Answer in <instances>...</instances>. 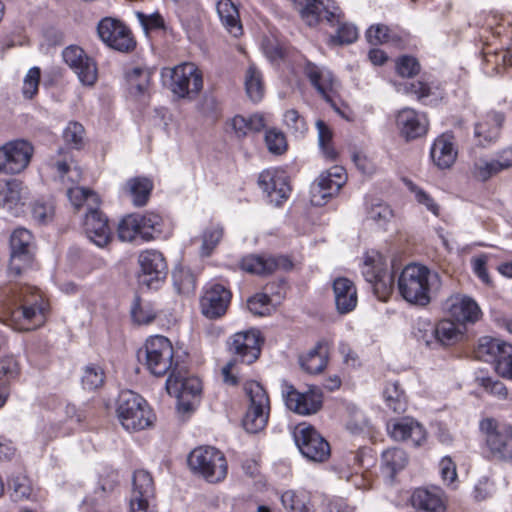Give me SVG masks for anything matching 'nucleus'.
Returning a JSON list of instances; mask_svg holds the SVG:
<instances>
[{
    "label": "nucleus",
    "instance_id": "a211bd4d",
    "mask_svg": "<svg viewBox=\"0 0 512 512\" xmlns=\"http://www.w3.org/2000/svg\"><path fill=\"white\" fill-rule=\"evenodd\" d=\"M155 487L152 476L145 470L133 474L129 512H152L150 502L154 498Z\"/></svg>",
    "mask_w": 512,
    "mask_h": 512
},
{
    "label": "nucleus",
    "instance_id": "3c124183",
    "mask_svg": "<svg viewBox=\"0 0 512 512\" xmlns=\"http://www.w3.org/2000/svg\"><path fill=\"white\" fill-rule=\"evenodd\" d=\"M138 214H130L124 217L118 225V237L121 241L131 242L140 237Z\"/></svg>",
    "mask_w": 512,
    "mask_h": 512
},
{
    "label": "nucleus",
    "instance_id": "bf43d9fd",
    "mask_svg": "<svg viewBox=\"0 0 512 512\" xmlns=\"http://www.w3.org/2000/svg\"><path fill=\"white\" fill-rule=\"evenodd\" d=\"M81 382L84 389L95 390L102 386L104 372L96 365H88L84 368Z\"/></svg>",
    "mask_w": 512,
    "mask_h": 512
},
{
    "label": "nucleus",
    "instance_id": "37998d69",
    "mask_svg": "<svg viewBox=\"0 0 512 512\" xmlns=\"http://www.w3.org/2000/svg\"><path fill=\"white\" fill-rule=\"evenodd\" d=\"M231 125L237 137L241 138L249 133L260 132L265 127L266 122L261 114H253L247 118L236 115L232 118Z\"/></svg>",
    "mask_w": 512,
    "mask_h": 512
},
{
    "label": "nucleus",
    "instance_id": "864d4df0",
    "mask_svg": "<svg viewBox=\"0 0 512 512\" xmlns=\"http://www.w3.org/2000/svg\"><path fill=\"white\" fill-rule=\"evenodd\" d=\"M223 237V228L220 225L207 227L202 234L201 255L210 256Z\"/></svg>",
    "mask_w": 512,
    "mask_h": 512
},
{
    "label": "nucleus",
    "instance_id": "9b49d317",
    "mask_svg": "<svg viewBox=\"0 0 512 512\" xmlns=\"http://www.w3.org/2000/svg\"><path fill=\"white\" fill-rule=\"evenodd\" d=\"M281 394L287 408L299 415L315 414L322 407L323 393L317 386H310L307 391L299 392L292 384L282 381Z\"/></svg>",
    "mask_w": 512,
    "mask_h": 512
},
{
    "label": "nucleus",
    "instance_id": "72a5a7b5",
    "mask_svg": "<svg viewBox=\"0 0 512 512\" xmlns=\"http://www.w3.org/2000/svg\"><path fill=\"white\" fill-rule=\"evenodd\" d=\"M414 507L428 512H444L443 491L438 487L418 488L411 498Z\"/></svg>",
    "mask_w": 512,
    "mask_h": 512
},
{
    "label": "nucleus",
    "instance_id": "2eb2a0df",
    "mask_svg": "<svg viewBox=\"0 0 512 512\" xmlns=\"http://www.w3.org/2000/svg\"><path fill=\"white\" fill-rule=\"evenodd\" d=\"M347 180L345 169L333 166L322 172L310 189V201L314 206H323L328 199L337 194Z\"/></svg>",
    "mask_w": 512,
    "mask_h": 512
},
{
    "label": "nucleus",
    "instance_id": "0e129e2a",
    "mask_svg": "<svg viewBox=\"0 0 512 512\" xmlns=\"http://www.w3.org/2000/svg\"><path fill=\"white\" fill-rule=\"evenodd\" d=\"M131 315L137 324H149L156 317V311L150 304H141L137 299L132 306Z\"/></svg>",
    "mask_w": 512,
    "mask_h": 512
},
{
    "label": "nucleus",
    "instance_id": "6e6d98bb",
    "mask_svg": "<svg viewBox=\"0 0 512 512\" xmlns=\"http://www.w3.org/2000/svg\"><path fill=\"white\" fill-rule=\"evenodd\" d=\"M173 283L178 293L191 294L195 290L196 279L193 273L188 269H178L172 274Z\"/></svg>",
    "mask_w": 512,
    "mask_h": 512
},
{
    "label": "nucleus",
    "instance_id": "412c9836",
    "mask_svg": "<svg viewBox=\"0 0 512 512\" xmlns=\"http://www.w3.org/2000/svg\"><path fill=\"white\" fill-rule=\"evenodd\" d=\"M241 269L250 274L258 276H268L278 270H290L293 266L292 261L283 255H256L245 256L241 260Z\"/></svg>",
    "mask_w": 512,
    "mask_h": 512
},
{
    "label": "nucleus",
    "instance_id": "58836bf2",
    "mask_svg": "<svg viewBox=\"0 0 512 512\" xmlns=\"http://www.w3.org/2000/svg\"><path fill=\"white\" fill-rule=\"evenodd\" d=\"M469 173L471 177L480 182H486L500 173L495 158L480 155L473 159Z\"/></svg>",
    "mask_w": 512,
    "mask_h": 512
},
{
    "label": "nucleus",
    "instance_id": "39448f33",
    "mask_svg": "<svg viewBox=\"0 0 512 512\" xmlns=\"http://www.w3.org/2000/svg\"><path fill=\"white\" fill-rule=\"evenodd\" d=\"M145 365L157 377L171 374L176 366H182L174 355L170 340L164 336L150 337L145 344Z\"/></svg>",
    "mask_w": 512,
    "mask_h": 512
},
{
    "label": "nucleus",
    "instance_id": "bb28decb",
    "mask_svg": "<svg viewBox=\"0 0 512 512\" xmlns=\"http://www.w3.org/2000/svg\"><path fill=\"white\" fill-rule=\"evenodd\" d=\"M73 164L72 155L64 148H60L57 154L47 161L51 176L62 184H73L80 180L81 171Z\"/></svg>",
    "mask_w": 512,
    "mask_h": 512
},
{
    "label": "nucleus",
    "instance_id": "8fccbe9b",
    "mask_svg": "<svg viewBox=\"0 0 512 512\" xmlns=\"http://www.w3.org/2000/svg\"><path fill=\"white\" fill-rule=\"evenodd\" d=\"M140 226V238L150 241L155 238V233H160L161 217L155 213L138 214Z\"/></svg>",
    "mask_w": 512,
    "mask_h": 512
},
{
    "label": "nucleus",
    "instance_id": "49530a36",
    "mask_svg": "<svg viewBox=\"0 0 512 512\" xmlns=\"http://www.w3.org/2000/svg\"><path fill=\"white\" fill-rule=\"evenodd\" d=\"M67 196L75 209L86 206L88 211H90L91 208L98 207L100 203L99 197L95 192L80 186L68 187Z\"/></svg>",
    "mask_w": 512,
    "mask_h": 512
},
{
    "label": "nucleus",
    "instance_id": "cd10ccee",
    "mask_svg": "<svg viewBox=\"0 0 512 512\" xmlns=\"http://www.w3.org/2000/svg\"><path fill=\"white\" fill-rule=\"evenodd\" d=\"M84 230L90 241L100 248L105 247L112 239L108 219L98 210V207L91 208L86 213Z\"/></svg>",
    "mask_w": 512,
    "mask_h": 512
},
{
    "label": "nucleus",
    "instance_id": "a18cd8bd",
    "mask_svg": "<svg viewBox=\"0 0 512 512\" xmlns=\"http://www.w3.org/2000/svg\"><path fill=\"white\" fill-rule=\"evenodd\" d=\"M386 406L394 413H403L407 408V399L404 390L398 382H388L383 390Z\"/></svg>",
    "mask_w": 512,
    "mask_h": 512
},
{
    "label": "nucleus",
    "instance_id": "c756f323",
    "mask_svg": "<svg viewBox=\"0 0 512 512\" xmlns=\"http://www.w3.org/2000/svg\"><path fill=\"white\" fill-rule=\"evenodd\" d=\"M330 346L326 340H320L307 352L299 355L300 368L307 374L317 375L324 371L329 362Z\"/></svg>",
    "mask_w": 512,
    "mask_h": 512
},
{
    "label": "nucleus",
    "instance_id": "ddd939ff",
    "mask_svg": "<svg viewBox=\"0 0 512 512\" xmlns=\"http://www.w3.org/2000/svg\"><path fill=\"white\" fill-rule=\"evenodd\" d=\"M97 34L104 44L119 52L127 53L136 47L130 28L116 18L105 17L100 20Z\"/></svg>",
    "mask_w": 512,
    "mask_h": 512
},
{
    "label": "nucleus",
    "instance_id": "f257e3e1",
    "mask_svg": "<svg viewBox=\"0 0 512 512\" xmlns=\"http://www.w3.org/2000/svg\"><path fill=\"white\" fill-rule=\"evenodd\" d=\"M19 307L12 311V326L18 331H30L44 325L49 304L40 291L30 285L19 286L15 291Z\"/></svg>",
    "mask_w": 512,
    "mask_h": 512
},
{
    "label": "nucleus",
    "instance_id": "473e14b6",
    "mask_svg": "<svg viewBox=\"0 0 512 512\" xmlns=\"http://www.w3.org/2000/svg\"><path fill=\"white\" fill-rule=\"evenodd\" d=\"M503 122L504 115L500 112L492 111L482 117L475 124L474 129V136L478 139L479 144L486 145L495 141L500 134Z\"/></svg>",
    "mask_w": 512,
    "mask_h": 512
},
{
    "label": "nucleus",
    "instance_id": "e433bc0d",
    "mask_svg": "<svg viewBox=\"0 0 512 512\" xmlns=\"http://www.w3.org/2000/svg\"><path fill=\"white\" fill-rule=\"evenodd\" d=\"M217 12L222 24L229 33L235 37L242 34L239 12L231 0H220L217 3Z\"/></svg>",
    "mask_w": 512,
    "mask_h": 512
},
{
    "label": "nucleus",
    "instance_id": "c03bdc74",
    "mask_svg": "<svg viewBox=\"0 0 512 512\" xmlns=\"http://www.w3.org/2000/svg\"><path fill=\"white\" fill-rule=\"evenodd\" d=\"M283 507L291 512H311L310 494L305 490H287L281 495Z\"/></svg>",
    "mask_w": 512,
    "mask_h": 512
},
{
    "label": "nucleus",
    "instance_id": "9d476101",
    "mask_svg": "<svg viewBox=\"0 0 512 512\" xmlns=\"http://www.w3.org/2000/svg\"><path fill=\"white\" fill-rule=\"evenodd\" d=\"M165 386L168 394L178 399L179 406L184 411L192 409L191 399L198 397L202 391L200 379L188 376L183 365L176 366L175 370L169 374Z\"/></svg>",
    "mask_w": 512,
    "mask_h": 512
},
{
    "label": "nucleus",
    "instance_id": "ea45409f",
    "mask_svg": "<svg viewBox=\"0 0 512 512\" xmlns=\"http://www.w3.org/2000/svg\"><path fill=\"white\" fill-rule=\"evenodd\" d=\"M245 91L248 98L252 102H259L263 99L265 93V86L261 71L253 64H251L244 77Z\"/></svg>",
    "mask_w": 512,
    "mask_h": 512
},
{
    "label": "nucleus",
    "instance_id": "7ed1b4c3",
    "mask_svg": "<svg viewBox=\"0 0 512 512\" xmlns=\"http://www.w3.org/2000/svg\"><path fill=\"white\" fill-rule=\"evenodd\" d=\"M191 471L209 483H218L225 479L228 471L224 454L211 446H199L188 456Z\"/></svg>",
    "mask_w": 512,
    "mask_h": 512
},
{
    "label": "nucleus",
    "instance_id": "4c0bfd02",
    "mask_svg": "<svg viewBox=\"0 0 512 512\" xmlns=\"http://www.w3.org/2000/svg\"><path fill=\"white\" fill-rule=\"evenodd\" d=\"M450 319H443L436 324V346L452 345L464 334V326Z\"/></svg>",
    "mask_w": 512,
    "mask_h": 512
},
{
    "label": "nucleus",
    "instance_id": "5701e85b",
    "mask_svg": "<svg viewBox=\"0 0 512 512\" xmlns=\"http://www.w3.org/2000/svg\"><path fill=\"white\" fill-rule=\"evenodd\" d=\"M395 123L399 134L407 141L425 136L429 127L426 114L409 107L397 113Z\"/></svg>",
    "mask_w": 512,
    "mask_h": 512
},
{
    "label": "nucleus",
    "instance_id": "a19ab883",
    "mask_svg": "<svg viewBox=\"0 0 512 512\" xmlns=\"http://www.w3.org/2000/svg\"><path fill=\"white\" fill-rule=\"evenodd\" d=\"M22 199V183L16 179L0 181V207L12 211Z\"/></svg>",
    "mask_w": 512,
    "mask_h": 512
},
{
    "label": "nucleus",
    "instance_id": "a878e982",
    "mask_svg": "<svg viewBox=\"0 0 512 512\" xmlns=\"http://www.w3.org/2000/svg\"><path fill=\"white\" fill-rule=\"evenodd\" d=\"M304 74L317 92L331 104L336 112L344 117V114L332 101L330 96V93L334 91L336 86V80L332 72L325 67L318 66L312 62H307L304 67Z\"/></svg>",
    "mask_w": 512,
    "mask_h": 512
},
{
    "label": "nucleus",
    "instance_id": "4be33fe9",
    "mask_svg": "<svg viewBox=\"0 0 512 512\" xmlns=\"http://www.w3.org/2000/svg\"><path fill=\"white\" fill-rule=\"evenodd\" d=\"M138 262L142 271L140 281L148 287H156V284L166 278L168 267L161 252L145 250L140 253Z\"/></svg>",
    "mask_w": 512,
    "mask_h": 512
},
{
    "label": "nucleus",
    "instance_id": "603ef678",
    "mask_svg": "<svg viewBox=\"0 0 512 512\" xmlns=\"http://www.w3.org/2000/svg\"><path fill=\"white\" fill-rule=\"evenodd\" d=\"M414 335L418 342L427 347H436V325L427 319H418L415 326Z\"/></svg>",
    "mask_w": 512,
    "mask_h": 512
},
{
    "label": "nucleus",
    "instance_id": "f03ea898",
    "mask_svg": "<svg viewBox=\"0 0 512 512\" xmlns=\"http://www.w3.org/2000/svg\"><path fill=\"white\" fill-rule=\"evenodd\" d=\"M437 274L432 273L426 266L409 264L398 277V290L407 302L420 306L430 303V291Z\"/></svg>",
    "mask_w": 512,
    "mask_h": 512
},
{
    "label": "nucleus",
    "instance_id": "de8ad7c7",
    "mask_svg": "<svg viewBox=\"0 0 512 512\" xmlns=\"http://www.w3.org/2000/svg\"><path fill=\"white\" fill-rule=\"evenodd\" d=\"M130 93L134 96L144 95L149 88L151 71L147 68L135 67L126 74Z\"/></svg>",
    "mask_w": 512,
    "mask_h": 512
},
{
    "label": "nucleus",
    "instance_id": "13d9d810",
    "mask_svg": "<svg viewBox=\"0 0 512 512\" xmlns=\"http://www.w3.org/2000/svg\"><path fill=\"white\" fill-rule=\"evenodd\" d=\"M316 128L318 131L319 146L328 159H335L336 151L331 145L332 131L322 120L316 122Z\"/></svg>",
    "mask_w": 512,
    "mask_h": 512
},
{
    "label": "nucleus",
    "instance_id": "09e8293b",
    "mask_svg": "<svg viewBox=\"0 0 512 512\" xmlns=\"http://www.w3.org/2000/svg\"><path fill=\"white\" fill-rule=\"evenodd\" d=\"M152 188L153 184L147 178L136 177L130 179L126 184V189L132 197L135 206H143L146 204Z\"/></svg>",
    "mask_w": 512,
    "mask_h": 512
},
{
    "label": "nucleus",
    "instance_id": "423d86ee",
    "mask_svg": "<svg viewBox=\"0 0 512 512\" xmlns=\"http://www.w3.org/2000/svg\"><path fill=\"white\" fill-rule=\"evenodd\" d=\"M249 404L242 424L249 433H258L265 428L270 413V402L267 392L256 381H248L244 386Z\"/></svg>",
    "mask_w": 512,
    "mask_h": 512
},
{
    "label": "nucleus",
    "instance_id": "4468645a",
    "mask_svg": "<svg viewBox=\"0 0 512 512\" xmlns=\"http://www.w3.org/2000/svg\"><path fill=\"white\" fill-rule=\"evenodd\" d=\"M10 250L8 271L19 276L33 261L34 242L31 232L22 227L15 229L10 237Z\"/></svg>",
    "mask_w": 512,
    "mask_h": 512
},
{
    "label": "nucleus",
    "instance_id": "79ce46f5",
    "mask_svg": "<svg viewBox=\"0 0 512 512\" xmlns=\"http://www.w3.org/2000/svg\"><path fill=\"white\" fill-rule=\"evenodd\" d=\"M408 463L406 452L397 447L389 448L382 453L381 468L390 477L404 469Z\"/></svg>",
    "mask_w": 512,
    "mask_h": 512
},
{
    "label": "nucleus",
    "instance_id": "69168bd1",
    "mask_svg": "<svg viewBox=\"0 0 512 512\" xmlns=\"http://www.w3.org/2000/svg\"><path fill=\"white\" fill-rule=\"evenodd\" d=\"M283 121L287 128L295 135H303L307 130L305 119L295 109L287 110Z\"/></svg>",
    "mask_w": 512,
    "mask_h": 512
},
{
    "label": "nucleus",
    "instance_id": "b1692460",
    "mask_svg": "<svg viewBox=\"0 0 512 512\" xmlns=\"http://www.w3.org/2000/svg\"><path fill=\"white\" fill-rule=\"evenodd\" d=\"M444 308L449 316L462 326L475 323L481 316L478 304L469 296L455 294L444 303Z\"/></svg>",
    "mask_w": 512,
    "mask_h": 512
},
{
    "label": "nucleus",
    "instance_id": "c85d7f7f",
    "mask_svg": "<svg viewBox=\"0 0 512 512\" xmlns=\"http://www.w3.org/2000/svg\"><path fill=\"white\" fill-rule=\"evenodd\" d=\"M387 431L395 441H410L415 446L420 445L426 437L422 425L411 418L389 421Z\"/></svg>",
    "mask_w": 512,
    "mask_h": 512
},
{
    "label": "nucleus",
    "instance_id": "338daca9",
    "mask_svg": "<svg viewBox=\"0 0 512 512\" xmlns=\"http://www.w3.org/2000/svg\"><path fill=\"white\" fill-rule=\"evenodd\" d=\"M265 143L269 152L279 155L286 151L287 143L282 132L275 129L268 130L265 135Z\"/></svg>",
    "mask_w": 512,
    "mask_h": 512
},
{
    "label": "nucleus",
    "instance_id": "6e6552de",
    "mask_svg": "<svg viewBox=\"0 0 512 512\" xmlns=\"http://www.w3.org/2000/svg\"><path fill=\"white\" fill-rule=\"evenodd\" d=\"M479 428L493 457L512 463V427L485 418L480 421Z\"/></svg>",
    "mask_w": 512,
    "mask_h": 512
},
{
    "label": "nucleus",
    "instance_id": "c9c22d12",
    "mask_svg": "<svg viewBox=\"0 0 512 512\" xmlns=\"http://www.w3.org/2000/svg\"><path fill=\"white\" fill-rule=\"evenodd\" d=\"M335 304L339 313L346 314L357 305V292L354 284L347 278H337L333 283Z\"/></svg>",
    "mask_w": 512,
    "mask_h": 512
},
{
    "label": "nucleus",
    "instance_id": "6ab92c4d",
    "mask_svg": "<svg viewBox=\"0 0 512 512\" xmlns=\"http://www.w3.org/2000/svg\"><path fill=\"white\" fill-rule=\"evenodd\" d=\"M65 63L77 74L79 81L85 86H93L97 80L95 61L86 55L78 46H69L63 50Z\"/></svg>",
    "mask_w": 512,
    "mask_h": 512
},
{
    "label": "nucleus",
    "instance_id": "7c9ffc66",
    "mask_svg": "<svg viewBox=\"0 0 512 512\" xmlns=\"http://www.w3.org/2000/svg\"><path fill=\"white\" fill-rule=\"evenodd\" d=\"M230 350L238 356L242 362L250 364L260 354V339L257 331L236 333L230 344Z\"/></svg>",
    "mask_w": 512,
    "mask_h": 512
},
{
    "label": "nucleus",
    "instance_id": "f3484780",
    "mask_svg": "<svg viewBox=\"0 0 512 512\" xmlns=\"http://www.w3.org/2000/svg\"><path fill=\"white\" fill-rule=\"evenodd\" d=\"M298 5L302 20L310 27L322 20L334 25L342 17L341 10L333 0H298Z\"/></svg>",
    "mask_w": 512,
    "mask_h": 512
},
{
    "label": "nucleus",
    "instance_id": "dca6fc26",
    "mask_svg": "<svg viewBox=\"0 0 512 512\" xmlns=\"http://www.w3.org/2000/svg\"><path fill=\"white\" fill-rule=\"evenodd\" d=\"M294 439L302 455L309 460L322 462L330 455L328 442L312 426L299 424Z\"/></svg>",
    "mask_w": 512,
    "mask_h": 512
},
{
    "label": "nucleus",
    "instance_id": "f704fd0d",
    "mask_svg": "<svg viewBox=\"0 0 512 512\" xmlns=\"http://www.w3.org/2000/svg\"><path fill=\"white\" fill-rule=\"evenodd\" d=\"M362 274L367 282L373 284L375 291L387 290L391 286L392 279L382 268V256L378 253L366 257Z\"/></svg>",
    "mask_w": 512,
    "mask_h": 512
},
{
    "label": "nucleus",
    "instance_id": "e2e57ef3",
    "mask_svg": "<svg viewBox=\"0 0 512 512\" xmlns=\"http://www.w3.org/2000/svg\"><path fill=\"white\" fill-rule=\"evenodd\" d=\"M84 127L78 122H69L63 131V139L72 148L79 149L83 144Z\"/></svg>",
    "mask_w": 512,
    "mask_h": 512
},
{
    "label": "nucleus",
    "instance_id": "393cba45",
    "mask_svg": "<svg viewBox=\"0 0 512 512\" xmlns=\"http://www.w3.org/2000/svg\"><path fill=\"white\" fill-rule=\"evenodd\" d=\"M231 299V293L221 284H212L206 288L200 299L202 314L216 319L225 314Z\"/></svg>",
    "mask_w": 512,
    "mask_h": 512
},
{
    "label": "nucleus",
    "instance_id": "4d7b16f0",
    "mask_svg": "<svg viewBox=\"0 0 512 512\" xmlns=\"http://www.w3.org/2000/svg\"><path fill=\"white\" fill-rule=\"evenodd\" d=\"M339 24L336 34L332 35L329 39L331 45H346L351 44L358 38V29L351 23H337Z\"/></svg>",
    "mask_w": 512,
    "mask_h": 512
},
{
    "label": "nucleus",
    "instance_id": "aec40b11",
    "mask_svg": "<svg viewBox=\"0 0 512 512\" xmlns=\"http://www.w3.org/2000/svg\"><path fill=\"white\" fill-rule=\"evenodd\" d=\"M258 185L268 201L276 206L282 204L290 193L286 173L279 169H267L260 173Z\"/></svg>",
    "mask_w": 512,
    "mask_h": 512
},
{
    "label": "nucleus",
    "instance_id": "20e7f679",
    "mask_svg": "<svg viewBox=\"0 0 512 512\" xmlns=\"http://www.w3.org/2000/svg\"><path fill=\"white\" fill-rule=\"evenodd\" d=\"M117 416L123 428L130 432L150 427L155 418L145 399L132 391L120 394Z\"/></svg>",
    "mask_w": 512,
    "mask_h": 512
},
{
    "label": "nucleus",
    "instance_id": "2f4dec72",
    "mask_svg": "<svg viewBox=\"0 0 512 512\" xmlns=\"http://www.w3.org/2000/svg\"><path fill=\"white\" fill-rule=\"evenodd\" d=\"M457 155L458 151L452 134L443 133L434 140L430 156L439 169L450 168L455 163Z\"/></svg>",
    "mask_w": 512,
    "mask_h": 512
},
{
    "label": "nucleus",
    "instance_id": "680f3d73",
    "mask_svg": "<svg viewBox=\"0 0 512 512\" xmlns=\"http://www.w3.org/2000/svg\"><path fill=\"white\" fill-rule=\"evenodd\" d=\"M405 184L407 188L414 194L415 200L426 207L428 211H430L433 215H439V205L435 202V200L423 189L418 187L410 180H406Z\"/></svg>",
    "mask_w": 512,
    "mask_h": 512
},
{
    "label": "nucleus",
    "instance_id": "5fc2aeb1",
    "mask_svg": "<svg viewBox=\"0 0 512 512\" xmlns=\"http://www.w3.org/2000/svg\"><path fill=\"white\" fill-rule=\"evenodd\" d=\"M404 93L407 95L415 96L417 100L427 104L432 103L433 99L427 101L431 96L435 95V92L432 91V88L423 81H413L410 83H406L404 85ZM441 98V94L439 93L434 98L435 101Z\"/></svg>",
    "mask_w": 512,
    "mask_h": 512
},
{
    "label": "nucleus",
    "instance_id": "f8f14e48",
    "mask_svg": "<svg viewBox=\"0 0 512 512\" xmlns=\"http://www.w3.org/2000/svg\"><path fill=\"white\" fill-rule=\"evenodd\" d=\"M476 353L483 361L493 362L500 376L512 379V345L500 339L484 337Z\"/></svg>",
    "mask_w": 512,
    "mask_h": 512
},
{
    "label": "nucleus",
    "instance_id": "052dcab7",
    "mask_svg": "<svg viewBox=\"0 0 512 512\" xmlns=\"http://www.w3.org/2000/svg\"><path fill=\"white\" fill-rule=\"evenodd\" d=\"M248 309L257 316L269 315L273 309L270 297L265 293H257L247 301Z\"/></svg>",
    "mask_w": 512,
    "mask_h": 512
},
{
    "label": "nucleus",
    "instance_id": "774afa93",
    "mask_svg": "<svg viewBox=\"0 0 512 512\" xmlns=\"http://www.w3.org/2000/svg\"><path fill=\"white\" fill-rule=\"evenodd\" d=\"M346 426L352 434H359L369 428V420L361 410L351 408Z\"/></svg>",
    "mask_w": 512,
    "mask_h": 512
},
{
    "label": "nucleus",
    "instance_id": "0eeeda50",
    "mask_svg": "<svg viewBox=\"0 0 512 512\" xmlns=\"http://www.w3.org/2000/svg\"><path fill=\"white\" fill-rule=\"evenodd\" d=\"M162 75L170 78L169 88L178 98L192 99L202 90V73L194 63L185 62L166 68Z\"/></svg>",
    "mask_w": 512,
    "mask_h": 512
},
{
    "label": "nucleus",
    "instance_id": "1a4fd4ad",
    "mask_svg": "<svg viewBox=\"0 0 512 512\" xmlns=\"http://www.w3.org/2000/svg\"><path fill=\"white\" fill-rule=\"evenodd\" d=\"M34 155V146L25 139H15L0 146V173L20 174L29 166Z\"/></svg>",
    "mask_w": 512,
    "mask_h": 512
}]
</instances>
